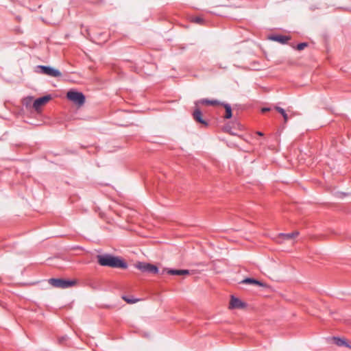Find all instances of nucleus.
<instances>
[{"label": "nucleus", "mask_w": 351, "mask_h": 351, "mask_svg": "<svg viewBox=\"0 0 351 351\" xmlns=\"http://www.w3.org/2000/svg\"><path fill=\"white\" fill-rule=\"evenodd\" d=\"M97 259L98 263L101 266L123 269L128 267L127 263L122 259L108 254L97 255Z\"/></svg>", "instance_id": "obj_1"}, {"label": "nucleus", "mask_w": 351, "mask_h": 351, "mask_svg": "<svg viewBox=\"0 0 351 351\" xmlns=\"http://www.w3.org/2000/svg\"><path fill=\"white\" fill-rule=\"evenodd\" d=\"M48 282L51 286L61 289H66L76 284V281L74 280H65L62 278H50Z\"/></svg>", "instance_id": "obj_2"}, {"label": "nucleus", "mask_w": 351, "mask_h": 351, "mask_svg": "<svg viewBox=\"0 0 351 351\" xmlns=\"http://www.w3.org/2000/svg\"><path fill=\"white\" fill-rule=\"evenodd\" d=\"M66 97L74 104L82 106L85 102V97L83 93L75 90H69L66 94Z\"/></svg>", "instance_id": "obj_3"}, {"label": "nucleus", "mask_w": 351, "mask_h": 351, "mask_svg": "<svg viewBox=\"0 0 351 351\" xmlns=\"http://www.w3.org/2000/svg\"><path fill=\"white\" fill-rule=\"evenodd\" d=\"M36 69L38 72L48 76L58 77L62 75L59 70L50 66L39 65Z\"/></svg>", "instance_id": "obj_4"}, {"label": "nucleus", "mask_w": 351, "mask_h": 351, "mask_svg": "<svg viewBox=\"0 0 351 351\" xmlns=\"http://www.w3.org/2000/svg\"><path fill=\"white\" fill-rule=\"evenodd\" d=\"M136 267L143 271H147L153 274H157L158 271L157 267L149 263H138L136 264Z\"/></svg>", "instance_id": "obj_5"}, {"label": "nucleus", "mask_w": 351, "mask_h": 351, "mask_svg": "<svg viewBox=\"0 0 351 351\" xmlns=\"http://www.w3.org/2000/svg\"><path fill=\"white\" fill-rule=\"evenodd\" d=\"M51 97L50 95H45L44 97L38 98L34 101L33 107L35 108V110H38L43 106L51 100Z\"/></svg>", "instance_id": "obj_6"}, {"label": "nucleus", "mask_w": 351, "mask_h": 351, "mask_svg": "<svg viewBox=\"0 0 351 351\" xmlns=\"http://www.w3.org/2000/svg\"><path fill=\"white\" fill-rule=\"evenodd\" d=\"M245 306V304L241 300L234 296H232L230 302L229 308L231 309L243 308Z\"/></svg>", "instance_id": "obj_7"}, {"label": "nucleus", "mask_w": 351, "mask_h": 351, "mask_svg": "<svg viewBox=\"0 0 351 351\" xmlns=\"http://www.w3.org/2000/svg\"><path fill=\"white\" fill-rule=\"evenodd\" d=\"M193 119L198 123H200L204 125H207L208 123L202 119V114L199 106H195V110L193 113Z\"/></svg>", "instance_id": "obj_8"}, {"label": "nucleus", "mask_w": 351, "mask_h": 351, "mask_svg": "<svg viewBox=\"0 0 351 351\" xmlns=\"http://www.w3.org/2000/svg\"><path fill=\"white\" fill-rule=\"evenodd\" d=\"M219 104H220L219 101L216 99L210 100L208 99H202L196 101L195 102V106H199V104L215 106V105H218Z\"/></svg>", "instance_id": "obj_9"}, {"label": "nucleus", "mask_w": 351, "mask_h": 351, "mask_svg": "<svg viewBox=\"0 0 351 351\" xmlns=\"http://www.w3.org/2000/svg\"><path fill=\"white\" fill-rule=\"evenodd\" d=\"M298 235H299V232L295 231L293 232L287 233V234L281 233L278 235V237H279V239H282V240H291V239L295 238Z\"/></svg>", "instance_id": "obj_10"}, {"label": "nucleus", "mask_w": 351, "mask_h": 351, "mask_svg": "<svg viewBox=\"0 0 351 351\" xmlns=\"http://www.w3.org/2000/svg\"><path fill=\"white\" fill-rule=\"evenodd\" d=\"M167 273L171 275H186L189 274L187 269H168Z\"/></svg>", "instance_id": "obj_11"}, {"label": "nucleus", "mask_w": 351, "mask_h": 351, "mask_svg": "<svg viewBox=\"0 0 351 351\" xmlns=\"http://www.w3.org/2000/svg\"><path fill=\"white\" fill-rule=\"evenodd\" d=\"M242 283H245V284H254V285H258V286L263 287H266V285L264 283H263L262 282L253 279V278H250L244 279L242 281Z\"/></svg>", "instance_id": "obj_12"}, {"label": "nucleus", "mask_w": 351, "mask_h": 351, "mask_svg": "<svg viewBox=\"0 0 351 351\" xmlns=\"http://www.w3.org/2000/svg\"><path fill=\"white\" fill-rule=\"evenodd\" d=\"M271 39L284 44L289 40V38L286 36H274L271 38Z\"/></svg>", "instance_id": "obj_13"}, {"label": "nucleus", "mask_w": 351, "mask_h": 351, "mask_svg": "<svg viewBox=\"0 0 351 351\" xmlns=\"http://www.w3.org/2000/svg\"><path fill=\"white\" fill-rule=\"evenodd\" d=\"M223 106L226 109V115H225V118L226 119H230L232 117V110H231V106L228 104H223Z\"/></svg>", "instance_id": "obj_14"}, {"label": "nucleus", "mask_w": 351, "mask_h": 351, "mask_svg": "<svg viewBox=\"0 0 351 351\" xmlns=\"http://www.w3.org/2000/svg\"><path fill=\"white\" fill-rule=\"evenodd\" d=\"M334 340H335V343L339 346H346L347 347H350V346L346 343V340L343 339L335 337Z\"/></svg>", "instance_id": "obj_15"}, {"label": "nucleus", "mask_w": 351, "mask_h": 351, "mask_svg": "<svg viewBox=\"0 0 351 351\" xmlns=\"http://www.w3.org/2000/svg\"><path fill=\"white\" fill-rule=\"evenodd\" d=\"M275 109L282 114V116L284 118L285 122H287L288 121V115L286 113L285 110L283 108L278 106H276Z\"/></svg>", "instance_id": "obj_16"}, {"label": "nucleus", "mask_w": 351, "mask_h": 351, "mask_svg": "<svg viewBox=\"0 0 351 351\" xmlns=\"http://www.w3.org/2000/svg\"><path fill=\"white\" fill-rule=\"evenodd\" d=\"M307 46V43H302L297 45V49L299 51L303 50Z\"/></svg>", "instance_id": "obj_17"}, {"label": "nucleus", "mask_w": 351, "mask_h": 351, "mask_svg": "<svg viewBox=\"0 0 351 351\" xmlns=\"http://www.w3.org/2000/svg\"><path fill=\"white\" fill-rule=\"evenodd\" d=\"M123 299L127 302V303L128 304H133V303H135L138 300H133V299H130V298H127L126 296H123Z\"/></svg>", "instance_id": "obj_18"}, {"label": "nucleus", "mask_w": 351, "mask_h": 351, "mask_svg": "<svg viewBox=\"0 0 351 351\" xmlns=\"http://www.w3.org/2000/svg\"><path fill=\"white\" fill-rule=\"evenodd\" d=\"M194 23L202 24L203 19L201 17H194L192 20Z\"/></svg>", "instance_id": "obj_19"}, {"label": "nucleus", "mask_w": 351, "mask_h": 351, "mask_svg": "<svg viewBox=\"0 0 351 351\" xmlns=\"http://www.w3.org/2000/svg\"><path fill=\"white\" fill-rule=\"evenodd\" d=\"M270 109L268 108H262V112H267L269 111Z\"/></svg>", "instance_id": "obj_20"}, {"label": "nucleus", "mask_w": 351, "mask_h": 351, "mask_svg": "<svg viewBox=\"0 0 351 351\" xmlns=\"http://www.w3.org/2000/svg\"><path fill=\"white\" fill-rule=\"evenodd\" d=\"M257 134L259 135V136H263V134L261 132H258Z\"/></svg>", "instance_id": "obj_21"}]
</instances>
